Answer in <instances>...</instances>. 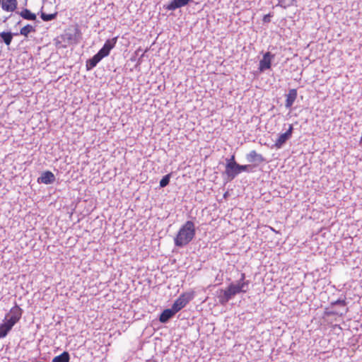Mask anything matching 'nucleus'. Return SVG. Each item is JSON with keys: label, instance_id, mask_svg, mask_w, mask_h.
<instances>
[{"label": "nucleus", "instance_id": "nucleus-1", "mask_svg": "<svg viewBox=\"0 0 362 362\" xmlns=\"http://www.w3.org/2000/svg\"><path fill=\"white\" fill-rule=\"evenodd\" d=\"M247 284L237 282L230 284L226 289H221L218 296V301L221 305L226 304L232 298L240 293L247 291Z\"/></svg>", "mask_w": 362, "mask_h": 362}, {"label": "nucleus", "instance_id": "nucleus-2", "mask_svg": "<svg viewBox=\"0 0 362 362\" xmlns=\"http://www.w3.org/2000/svg\"><path fill=\"white\" fill-rule=\"evenodd\" d=\"M181 310V298H178L173 307L170 309L165 310L160 315L159 320L165 323L170 319L176 313Z\"/></svg>", "mask_w": 362, "mask_h": 362}, {"label": "nucleus", "instance_id": "nucleus-3", "mask_svg": "<svg viewBox=\"0 0 362 362\" xmlns=\"http://www.w3.org/2000/svg\"><path fill=\"white\" fill-rule=\"evenodd\" d=\"M195 228L192 221H187L182 226V245L189 243L194 237Z\"/></svg>", "mask_w": 362, "mask_h": 362}, {"label": "nucleus", "instance_id": "nucleus-4", "mask_svg": "<svg viewBox=\"0 0 362 362\" xmlns=\"http://www.w3.org/2000/svg\"><path fill=\"white\" fill-rule=\"evenodd\" d=\"M21 314V309L18 306H15L6 315L5 320L13 326L20 320Z\"/></svg>", "mask_w": 362, "mask_h": 362}, {"label": "nucleus", "instance_id": "nucleus-5", "mask_svg": "<svg viewBox=\"0 0 362 362\" xmlns=\"http://www.w3.org/2000/svg\"><path fill=\"white\" fill-rule=\"evenodd\" d=\"M274 57V55L272 54L269 52H266L262 59L260 60L259 64V71L260 72H263L265 70L269 69L272 66V59Z\"/></svg>", "mask_w": 362, "mask_h": 362}, {"label": "nucleus", "instance_id": "nucleus-6", "mask_svg": "<svg viewBox=\"0 0 362 362\" xmlns=\"http://www.w3.org/2000/svg\"><path fill=\"white\" fill-rule=\"evenodd\" d=\"M293 129V125L290 124L288 130L285 133L281 134L279 136V138L276 140L274 143V146L276 148H281L282 146L286 142V141L291 137Z\"/></svg>", "mask_w": 362, "mask_h": 362}, {"label": "nucleus", "instance_id": "nucleus-7", "mask_svg": "<svg viewBox=\"0 0 362 362\" xmlns=\"http://www.w3.org/2000/svg\"><path fill=\"white\" fill-rule=\"evenodd\" d=\"M238 163L226 164L225 174L230 180H233L238 174Z\"/></svg>", "mask_w": 362, "mask_h": 362}, {"label": "nucleus", "instance_id": "nucleus-8", "mask_svg": "<svg viewBox=\"0 0 362 362\" xmlns=\"http://www.w3.org/2000/svg\"><path fill=\"white\" fill-rule=\"evenodd\" d=\"M246 159L250 163H262L265 161L264 157L258 153L256 151L252 150L246 155Z\"/></svg>", "mask_w": 362, "mask_h": 362}, {"label": "nucleus", "instance_id": "nucleus-9", "mask_svg": "<svg viewBox=\"0 0 362 362\" xmlns=\"http://www.w3.org/2000/svg\"><path fill=\"white\" fill-rule=\"evenodd\" d=\"M117 42V38L114 37L110 40H107L103 47L98 52L102 57H105L107 56L110 52V50L115 47V43Z\"/></svg>", "mask_w": 362, "mask_h": 362}, {"label": "nucleus", "instance_id": "nucleus-10", "mask_svg": "<svg viewBox=\"0 0 362 362\" xmlns=\"http://www.w3.org/2000/svg\"><path fill=\"white\" fill-rule=\"evenodd\" d=\"M297 90L295 88L290 89L288 94L286 95L285 106L287 108H291L297 98Z\"/></svg>", "mask_w": 362, "mask_h": 362}, {"label": "nucleus", "instance_id": "nucleus-11", "mask_svg": "<svg viewBox=\"0 0 362 362\" xmlns=\"http://www.w3.org/2000/svg\"><path fill=\"white\" fill-rule=\"evenodd\" d=\"M55 180V177L54 174L50 171L45 172L42 174V175L38 178V182H41L45 184H51Z\"/></svg>", "mask_w": 362, "mask_h": 362}, {"label": "nucleus", "instance_id": "nucleus-12", "mask_svg": "<svg viewBox=\"0 0 362 362\" xmlns=\"http://www.w3.org/2000/svg\"><path fill=\"white\" fill-rule=\"evenodd\" d=\"M1 7L6 11H13L17 7L16 0H2Z\"/></svg>", "mask_w": 362, "mask_h": 362}, {"label": "nucleus", "instance_id": "nucleus-13", "mask_svg": "<svg viewBox=\"0 0 362 362\" xmlns=\"http://www.w3.org/2000/svg\"><path fill=\"white\" fill-rule=\"evenodd\" d=\"M13 325L8 323L7 321L4 322L0 325V338H3L6 336L8 332L11 329Z\"/></svg>", "mask_w": 362, "mask_h": 362}, {"label": "nucleus", "instance_id": "nucleus-14", "mask_svg": "<svg viewBox=\"0 0 362 362\" xmlns=\"http://www.w3.org/2000/svg\"><path fill=\"white\" fill-rule=\"evenodd\" d=\"M69 354L66 351H64L62 354L55 356L52 359V362H69Z\"/></svg>", "mask_w": 362, "mask_h": 362}, {"label": "nucleus", "instance_id": "nucleus-15", "mask_svg": "<svg viewBox=\"0 0 362 362\" xmlns=\"http://www.w3.org/2000/svg\"><path fill=\"white\" fill-rule=\"evenodd\" d=\"M20 16L26 20L34 21L36 19V15L30 12V10L25 8L20 13Z\"/></svg>", "mask_w": 362, "mask_h": 362}, {"label": "nucleus", "instance_id": "nucleus-16", "mask_svg": "<svg viewBox=\"0 0 362 362\" xmlns=\"http://www.w3.org/2000/svg\"><path fill=\"white\" fill-rule=\"evenodd\" d=\"M0 36L6 45H9L11 44L13 39V34L11 33L2 32L0 33Z\"/></svg>", "mask_w": 362, "mask_h": 362}, {"label": "nucleus", "instance_id": "nucleus-17", "mask_svg": "<svg viewBox=\"0 0 362 362\" xmlns=\"http://www.w3.org/2000/svg\"><path fill=\"white\" fill-rule=\"evenodd\" d=\"M34 31L35 28L32 25H27L21 29L20 34L27 37L30 33Z\"/></svg>", "mask_w": 362, "mask_h": 362}, {"label": "nucleus", "instance_id": "nucleus-18", "mask_svg": "<svg viewBox=\"0 0 362 362\" xmlns=\"http://www.w3.org/2000/svg\"><path fill=\"white\" fill-rule=\"evenodd\" d=\"M180 7H181V0H173L169 5H168L167 8L169 10H173Z\"/></svg>", "mask_w": 362, "mask_h": 362}, {"label": "nucleus", "instance_id": "nucleus-19", "mask_svg": "<svg viewBox=\"0 0 362 362\" xmlns=\"http://www.w3.org/2000/svg\"><path fill=\"white\" fill-rule=\"evenodd\" d=\"M294 0H279V4L286 8L293 4Z\"/></svg>", "mask_w": 362, "mask_h": 362}, {"label": "nucleus", "instance_id": "nucleus-20", "mask_svg": "<svg viewBox=\"0 0 362 362\" xmlns=\"http://www.w3.org/2000/svg\"><path fill=\"white\" fill-rule=\"evenodd\" d=\"M57 16V13H52V14H46L45 13H41V18L45 21H49L54 18H55Z\"/></svg>", "mask_w": 362, "mask_h": 362}, {"label": "nucleus", "instance_id": "nucleus-21", "mask_svg": "<svg viewBox=\"0 0 362 362\" xmlns=\"http://www.w3.org/2000/svg\"><path fill=\"white\" fill-rule=\"evenodd\" d=\"M169 181H170V175H167L161 179V180L160 182V186L161 187H165L169 183Z\"/></svg>", "mask_w": 362, "mask_h": 362}, {"label": "nucleus", "instance_id": "nucleus-22", "mask_svg": "<svg viewBox=\"0 0 362 362\" xmlns=\"http://www.w3.org/2000/svg\"><path fill=\"white\" fill-rule=\"evenodd\" d=\"M97 63L96 62H95L93 58H91L90 59H89L88 62H87V64H86V67H87V69H93V67H95L96 66Z\"/></svg>", "mask_w": 362, "mask_h": 362}, {"label": "nucleus", "instance_id": "nucleus-23", "mask_svg": "<svg viewBox=\"0 0 362 362\" xmlns=\"http://www.w3.org/2000/svg\"><path fill=\"white\" fill-rule=\"evenodd\" d=\"M250 165H240L238 163V172H239V174L243 171H246L247 170V168H250Z\"/></svg>", "mask_w": 362, "mask_h": 362}, {"label": "nucleus", "instance_id": "nucleus-24", "mask_svg": "<svg viewBox=\"0 0 362 362\" xmlns=\"http://www.w3.org/2000/svg\"><path fill=\"white\" fill-rule=\"evenodd\" d=\"M175 244L177 245H181V229L177 231V237L175 238Z\"/></svg>", "mask_w": 362, "mask_h": 362}, {"label": "nucleus", "instance_id": "nucleus-25", "mask_svg": "<svg viewBox=\"0 0 362 362\" xmlns=\"http://www.w3.org/2000/svg\"><path fill=\"white\" fill-rule=\"evenodd\" d=\"M92 58L98 64L103 58V57H102V55L99 52H98Z\"/></svg>", "mask_w": 362, "mask_h": 362}, {"label": "nucleus", "instance_id": "nucleus-26", "mask_svg": "<svg viewBox=\"0 0 362 362\" xmlns=\"http://www.w3.org/2000/svg\"><path fill=\"white\" fill-rule=\"evenodd\" d=\"M238 282L247 283V286H249V281H246L245 280V273H242L241 274L240 279V280Z\"/></svg>", "mask_w": 362, "mask_h": 362}, {"label": "nucleus", "instance_id": "nucleus-27", "mask_svg": "<svg viewBox=\"0 0 362 362\" xmlns=\"http://www.w3.org/2000/svg\"><path fill=\"white\" fill-rule=\"evenodd\" d=\"M272 17V15L270 13H268L267 15H265L264 17H263V21L264 23H269L270 22V18Z\"/></svg>", "mask_w": 362, "mask_h": 362}, {"label": "nucleus", "instance_id": "nucleus-28", "mask_svg": "<svg viewBox=\"0 0 362 362\" xmlns=\"http://www.w3.org/2000/svg\"><path fill=\"white\" fill-rule=\"evenodd\" d=\"M233 163H237L235 160V156L234 155H233L230 159L227 160V162H226V164H230L231 165Z\"/></svg>", "mask_w": 362, "mask_h": 362}, {"label": "nucleus", "instance_id": "nucleus-29", "mask_svg": "<svg viewBox=\"0 0 362 362\" xmlns=\"http://www.w3.org/2000/svg\"><path fill=\"white\" fill-rule=\"evenodd\" d=\"M334 304H340L342 306H345L346 305L345 301L344 300H338L335 301L334 303Z\"/></svg>", "mask_w": 362, "mask_h": 362}, {"label": "nucleus", "instance_id": "nucleus-30", "mask_svg": "<svg viewBox=\"0 0 362 362\" xmlns=\"http://www.w3.org/2000/svg\"><path fill=\"white\" fill-rule=\"evenodd\" d=\"M190 0H182V6H185L189 3Z\"/></svg>", "mask_w": 362, "mask_h": 362}, {"label": "nucleus", "instance_id": "nucleus-31", "mask_svg": "<svg viewBox=\"0 0 362 362\" xmlns=\"http://www.w3.org/2000/svg\"><path fill=\"white\" fill-rule=\"evenodd\" d=\"M270 229L271 230H272L273 232L276 233H278V232L272 227H270Z\"/></svg>", "mask_w": 362, "mask_h": 362}]
</instances>
